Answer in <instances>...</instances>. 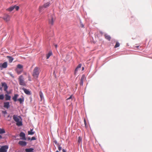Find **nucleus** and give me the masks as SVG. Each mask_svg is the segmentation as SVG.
<instances>
[{
	"instance_id": "16",
	"label": "nucleus",
	"mask_w": 152,
	"mask_h": 152,
	"mask_svg": "<svg viewBox=\"0 0 152 152\" xmlns=\"http://www.w3.org/2000/svg\"><path fill=\"white\" fill-rule=\"evenodd\" d=\"M24 98L23 96L18 99L17 101H18L20 104H23L24 101Z\"/></svg>"
},
{
	"instance_id": "35",
	"label": "nucleus",
	"mask_w": 152,
	"mask_h": 152,
	"mask_svg": "<svg viewBox=\"0 0 152 152\" xmlns=\"http://www.w3.org/2000/svg\"><path fill=\"white\" fill-rule=\"evenodd\" d=\"M57 147H58V150L59 151H60L61 150V149H62L61 147L60 146V145H59Z\"/></svg>"
},
{
	"instance_id": "45",
	"label": "nucleus",
	"mask_w": 152,
	"mask_h": 152,
	"mask_svg": "<svg viewBox=\"0 0 152 152\" xmlns=\"http://www.w3.org/2000/svg\"><path fill=\"white\" fill-rule=\"evenodd\" d=\"M24 74L25 75H26L27 74V73L26 72H24Z\"/></svg>"
},
{
	"instance_id": "10",
	"label": "nucleus",
	"mask_w": 152,
	"mask_h": 152,
	"mask_svg": "<svg viewBox=\"0 0 152 152\" xmlns=\"http://www.w3.org/2000/svg\"><path fill=\"white\" fill-rule=\"evenodd\" d=\"M10 106V103L8 102L4 103V107L7 109H8Z\"/></svg>"
},
{
	"instance_id": "23",
	"label": "nucleus",
	"mask_w": 152,
	"mask_h": 152,
	"mask_svg": "<svg viewBox=\"0 0 152 152\" xmlns=\"http://www.w3.org/2000/svg\"><path fill=\"white\" fill-rule=\"evenodd\" d=\"M15 8V7H14V6H12L9 7V8L7 9V10L10 11L11 12L12 11L13 9Z\"/></svg>"
},
{
	"instance_id": "24",
	"label": "nucleus",
	"mask_w": 152,
	"mask_h": 152,
	"mask_svg": "<svg viewBox=\"0 0 152 152\" xmlns=\"http://www.w3.org/2000/svg\"><path fill=\"white\" fill-rule=\"evenodd\" d=\"M52 55V53L51 51L49 52V53L46 55V58L48 59Z\"/></svg>"
},
{
	"instance_id": "42",
	"label": "nucleus",
	"mask_w": 152,
	"mask_h": 152,
	"mask_svg": "<svg viewBox=\"0 0 152 152\" xmlns=\"http://www.w3.org/2000/svg\"><path fill=\"white\" fill-rule=\"evenodd\" d=\"M55 47L56 48H57V45H55Z\"/></svg>"
},
{
	"instance_id": "7",
	"label": "nucleus",
	"mask_w": 152,
	"mask_h": 152,
	"mask_svg": "<svg viewBox=\"0 0 152 152\" xmlns=\"http://www.w3.org/2000/svg\"><path fill=\"white\" fill-rule=\"evenodd\" d=\"M86 77L84 75H83L81 77L80 82V86H83V82L85 80Z\"/></svg>"
},
{
	"instance_id": "13",
	"label": "nucleus",
	"mask_w": 152,
	"mask_h": 152,
	"mask_svg": "<svg viewBox=\"0 0 152 152\" xmlns=\"http://www.w3.org/2000/svg\"><path fill=\"white\" fill-rule=\"evenodd\" d=\"M18 144L20 145L23 146H25L26 145L27 143L25 141H20L19 142Z\"/></svg>"
},
{
	"instance_id": "9",
	"label": "nucleus",
	"mask_w": 152,
	"mask_h": 152,
	"mask_svg": "<svg viewBox=\"0 0 152 152\" xmlns=\"http://www.w3.org/2000/svg\"><path fill=\"white\" fill-rule=\"evenodd\" d=\"M22 90L24 91V93L28 95H30L31 94V91H29L28 90L24 88H23Z\"/></svg>"
},
{
	"instance_id": "6",
	"label": "nucleus",
	"mask_w": 152,
	"mask_h": 152,
	"mask_svg": "<svg viewBox=\"0 0 152 152\" xmlns=\"http://www.w3.org/2000/svg\"><path fill=\"white\" fill-rule=\"evenodd\" d=\"M3 18L6 22L10 21V16L7 14H4Z\"/></svg>"
},
{
	"instance_id": "36",
	"label": "nucleus",
	"mask_w": 152,
	"mask_h": 152,
	"mask_svg": "<svg viewBox=\"0 0 152 152\" xmlns=\"http://www.w3.org/2000/svg\"><path fill=\"white\" fill-rule=\"evenodd\" d=\"M72 96L71 95V96L69 98H67V99H66V100H69V99H71V101L72 100Z\"/></svg>"
},
{
	"instance_id": "44",
	"label": "nucleus",
	"mask_w": 152,
	"mask_h": 152,
	"mask_svg": "<svg viewBox=\"0 0 152 152\" xmlns=\"http://www.w3.org/2000/svg\"><path fill=\"white\" fill-rule=\"evenodd\" d=\"M2 138V136L0 135V139Z\"/></svg>"
},
{
	"instance_id": "27",
	"label": "nucleus",
	"mask_w": 152,
	"mask_h": 152,
	"mask_svg": "<svg viewBox=\"0 0 152 152\" xmlns=\"http://www.w3.org/2000/svg\"><path fill=\"white\" fill-rule=\"evenodd\" d=\"M82 140V139L81 137L79 136L78 137V139L77 141V143H79V144H80V143H81V141Z\"/></svg>"
},
{
	"instance_id": "31",
	"label": "nucleus",
	"mask_w": 152,
	"mask_h": 152,
	"mask_svg": "<svg viewBox=\"0 0 152 152\" xmlns=\"http://www.w3.org/2000/svg\"><path fill=\"white\" fill-rule=\"evenodd\" d=\"M4 99V96L3 95H0V99L3 100Z\"/></svg>"
},
{
	"instance_id": "39",
	"label": "nucleus",
	"mask_w": 152,
	"mask_h": 152,
	"mask_svg": "<svg viewBox=\"0 0 152 152\" xmlns=\"http://www.w3.org/2000/svg\"><path fill=\"white\" fill-rule=\"evenodd\" d=\"M28 80L30 81H31V77L30 75H28Z\"/></svg>"
},
{
	"instance_id": "46",
	"label": "nucleus",
	"mask_w": 152,
	"mask_h": 152,
	"mask_svg": "<svg viewBox=\"0 0 152 152\" xmlns=\"http://www.w3.org/2000/svg\"><path fill=\"white\" fill-rule=\"evenodd\" d=\"M84 69V68L83 67L82 68V70H83Z\"/></svg>"
},
{
	"instance_id": "1",
	"label": "nucleus",
	"mask_w": 152,
	"mask_h": 152,
	"mask_svg": "<svg viewBox=\"0 0 152 152\" xmlns=\"http://www.w3.org/2000/svg\"><path fill=\"white\" fill-rule=\"evenodd\" d=\"M13 119L14 121L16 122V124L18 126H20L22 125V119L20 116L14 115Z\"/></svg>"
},
{
	"instance_id": "18",
	"label": "nucleus",
	"mask_w": 152,
	"mask_h": 152,
	"mask_svg": "<svg viewBox=\"0 0 152 152\" xmlns=\"http://www.w3.org/2000/svg\"><path fill=\"white\" fill-rule=\"evenodd\" d=\"M15 71L17 73L18 75L20 74L23 72V69H15Z\"/></svg>"
},
{
	"instance_id": "20",
	"label": "nucleus",
	"mask_w": 152,
	"mask_h": 152,
	"mask_svg": "<svg viewBox=\"0 0 152 152\" xmlns=\"http://www.w3.org/2000/svg\"><path fill=\"white\" fill-rule=\"evenodd\" d=\"M104 37L106 39L109 41H110L111 39V37L109 35H108L107 34H105L104 35Z\"/></svg>"
},
{
	"instance_id": "5",
	"label": "nucleus",
	"mask_w": 152,
	"mask_h": 152,
	"mask_svg": "<svg viewBox=\"0 0 152 152\" xmlns=\"http://www.w3.org/2000/svg\"><path fill=\"white\" fill-rule=\"evenodd\" d=\"M8 148V147L7 145L3 146L0 148V152H7Z\"/></svg>"
},
{
	"instance_id": "14",
	"label": "nucleus",
	"mask_w": 152,
	"mask_h": 152,
	"mask_svg": "<svg viewBox=\"0 0 152 152\" xmlns=\"http://www.w3.org/2000/svg\"><path fill=\"white\" fill-rule=\"evenodd\" d=\"M45 8V7L43 6V5L40 6L39 9V12L42 13L43 11L44 10Z\"/></svg>"
},
{
	"instance_id": "2",
	"label": "nucleus",
	"mask_w": 152,
	"mask_h": 152,
	"mask_svg": "<svg viewBox=\"0 0 152 152\" xmlns=\"http://www.w3.org/2000/svg\"><path fill=\"white\" fill-rule=\"evenodd\" d=\"M18 80L20 85L23 86H26V83L24 80V78L22 75H20L19 76Z\"/></svg>"
},
{
	"instance_id": "41",
	"label": "nucleus",
	"mask_w": 152,
	"mask_h": 152,
	"mask_svg": "<svg viewBox=\"0 0 152 152\" xmlns=\"http://www.w3.org/2000/svg\"><path fill=\"white\" fill-rule=\"evenodd\" d=\"M62 151L63 152H66V151L64 149L62 150Z\"/></svg>"
},
{
	"instance_id": "38",
	"label": "nucleus",
	"mask_w": 152,
	"mask_h": 152,
	"mask_svg": "<svg viewBox=\"0 0 152 152\" xmlns=\"http://www.w3.org/2000/svg\"><path fill=\"white\" fill-rule=\"evenodd\" d=\"M81 64H80L77 66V68L79 69L80 68H81Z\"/></svg>"
},
{
	"instance_id": "21",
	"label": "nucleus",
	"mask_w": 152,
	"mask_h": 152,
	"mask_svg": "<svg viewBox=\"0 0 152 152\" xmlns=\"http://www.w3.org/2000/svg\"><path fill=\"white\" fill-rule=\"evenodd\" d=\"M33 148H26L25 149V151L26 152H33Z\"/></svg>"
},
{
	"instance_id": "49",
	"label": "nucleus",
	"mask_w": 152,
	"mask_h": 152,
	"mask_svg": "<svg viewBox=\"0 0 152 152\" xmlns=\"http://www.w3.org/2000/svg\"><path fill=\"white\" fill-rule=\"evenodd\" d=\"M100 33H101V34H102V33L101 32H100Z\"/></svg>"
},
{
	"instance_id": "11",
	"label": "nucleus",
	"mask_w": 152,
	"mask_h": 152,
	"mask_svg": "<svg viewBox=\"0 0 152 152\" xmlns=\"http://www.w3.org/2000/svg\"><path fill=\"white\" fill-rule=\"evenodd\" d=\"M20 136L22 137V140H26V138L25 137V135L24 133L21 132L20 134Z\"/></svg>"
},
{
	"instance_id": "28",
	"label": "nucleus",
	"mask_w": 152,
	"mask_h": 152,
	"mask_svg": "<svg viewBox=\"0 0 152 152\" xmlns=\"http://www.w3.org/2000/svg\"><path fill=\"white\" fill-rule=\"evenodd\" d=\"M5 132V131L4 129H0V134L4 133Z\"/></svg>"
},
{
	"instance_id": "47",
	"label": "nucleus",
	"mask_w": 152,
	"mask_h": 152,
	"mask_svg": "<svg viewBox=\"0 0 152 152\" xmlns=\"http://www.w3.org/2000/svg\"><path fill=\"white\" fill-rule=\"evenodd\" d=\"M30 137H28V140H30Z\"/></svg>"
},
{
	"instance_id": "26",
	"label": "nucleus",
	"mask_w": 152,
	"mask_h": 152,
	"mask_svg": "<svg viewBox=\"0 0 152 152\" xmlns=\"http://www.w3.org/2000/svg\"><path fill=\"white\" fill-rule=\"evenodd\" d=\"M11 97L7 94L5 95V99L6 100H10V99Z\"/></svg>"
},
{
	"instance_id": "37",
	"label": "nucleus",
	"mask_w": 152,
	"mask_h": 152,
	"mask_svg": "<svg viewBox=\"0 0 152 152\" xmlns=\"http://www.w3.org/2000/svg\"><path fill=\"white\" fill-rule=\"evenodd\" d=\"M2 113L4 115L7 114V112L6 111H2Z\"/></svg>"
},
{
	"instance_id": "17",
	"label": "nucleus",
	"mask_w": 152,
	"mask_h": 152,
	"mask_svg": "<svg viewBox=\"0 0 152 152\" xmlns=\"http://www.w3.org/2000/svg\"><path fill=\"white\" fill-rule=\"evenodd\" d=\"M18 96L19 95L18 94H15L14 96L13 97L12 99L14 102H16L17 101V98Z\"/></svg>"
},
{
	"instance_id": "48",
	"label": "nucleus",
	"mask_w": 152,
	"mask_h": 152,
	"mask_svg": "<svg viewBox=\"0 0 152 152\" xmlns=\"http://www.w3.org/2000/svg\"><path fill=\"white\" fill-rule=\"evenodd\" d=\"M56 152H59V151H56Z\"/></svg>"
},
{
	"instance_id": "4",
	"label": "nucleus",
	"mask_w": 152,
	"mask_h": 152,
	"mask_svg": "<svg viewBox=\"0 0 152 152\" xmlns=\"http://www.w3.org/2000/svg\"><path fill=\"white\" fill-rule=\"evenodd\" d=\"M55 20V17L53 15H50L48 16V23L51 26L53 24V23Z\"/></svg>"
},
{
	"instance_id": "40",
	"label": "nucleus",
	"mask_w": 152,
	"mask_h": 152,
	"mask_svg": "<svg viewBox=\"0 0 152 152\" xmlns=\"http://www.w3.org/2000/svg\"><path fill=\"white\" fill-rule=\"evenodd\" d=\"M36 140V138L35 137H32L31 138V140Z\"/></svg>"
},
{
	"instance_id": "12",
	"label": "nucleus",
	"mask_w": 152,
	"mask_h": 152,
	"mask_svg": "<svg viewBox=\"0 0 152 152\" xmlns=\"http://www.w3.org/2000/svg\"><path fill=\"white\" fill-rule=\"evenodd\" d=\"M1 86H2L4 87V90L5 91H7V90L8 88L7 84L5 83H2Z\"/></svg>"
},
{
	"instance_id": "43",
	"label": "nucleus",
	"mask_w": 152,
	"mask_h": 152,
	"mask_svg": "<svg viewBox=\"0 0 152 152\" xmlns=\"http://www.w3.org/2000/svg\"><path fill=\"white\" fill-rule=\"evenodd\" d=\"M84 123H85V125H86V120H85V119H84Z\"/></svg>"
},
{
	"instance_id": "22",
	"label": "nucleus",
	"mask_w": 152,
	"mask_h": 152,
	"mask_svg": "<svg viewBox=\"0 0 152 152\" xmlns=\"http://www.w3.org/2000/svg\"><path fill=\"white\" fill-rule=\"evenodd\" d=\"M16 69H23V66L21 64H18L17 65V68Z\"/></svg>"
},
{
	"instance_id": "15",
	"label": "nucleus",
	"mask_w": 152,
	"mask_h": 152,
	"mask_svg": "<svg viewBox=\"0 0 152 152\" xmlns=\"http://www.w3.org/2000/svg\"><path fill=\"white\" fill-rule=\"evenodd\" d=\"M51 3L50 1H49L48 2L45 3L43 4V6L45 7V8H47V7H49Z\"/></svg>"
},
{
	"instance_id": "8",
	"label": "nucleus",
	"mask_w": 152,
	"mask_h": 152,
	"mask_svg": "<svg viewBox=\"0 0 152 152\" xmlns=\"http://www.w3.org/2000/svg\"><path fill=\"white\" fill-rule=\"evenodd\" d=\"M7 66V62H4L3 64H0V67L2 68H5Z\"/></svg>"
},
{
	"instance_id": "29",
	"label": "nucleus",
	"mask_w": 152,
	"mask_h": 152,
	"mask_svg": "<svg viewBox=\"0 0 152 152\" xmlns=\"http://www.w3.org/2000/svg\"><path fill=\"white\" fill-rule=\"evenodd\" d=\"M39 94L41 98V100H42V98L43 97V94L41 91H40L39 92Z\"/></svg>"
},
{
	"instance_id": "50",
	"label": "nucleus",
	"mask_w": 152,
	"mask_h": 152,
	"mask_svg": "<svg viewBox=\"0 0 152 152\" xmlns=\"http://www.w3.org/2000/svg\"><path fill=\"white\" fill-rule=\"evenodd\" d=\"M1 89V88H0V90Z\"/></svg>"
},
{
	"instance_id": "3",
	"label": "nucleus",
	"mask_w": 152,
	"mask_h": 152,
	"mask_svg": "<svg viewBox=\"0 0 152 152\" xmlns=\"http://www.w3.org/2000/svg\"><path fill=\"white\" fill-rule=\"evenodd\" d=\"M39 68L37 67H35L33 71L32 74L33 76L35 78H37L39 74Z\"/></svg>"
},
{
	"instance_id": "32",
	"label": "nucleus",
	"mask_w": 152,
	"mask_h": 152,
	"mask_svg": "<svg viewBox=\"0 0 152 152\" xmlns=\"http://www.w3.org/2000/svg\"><path fill=\"white\" fill-rule=\"evenodd\" d=\"M55 143V144L57 146L59 145H60L57 142V141L56 140H55L53 141Z\"/></svg>"
},
{
	"instance_id": "30",
	"label": "nucleus",
	"mask_w": 152,
	"mask_h": 152,
	"mask_svg": "<svg viewBox=\"0 0 152 152\" xmlns=\"http://www.w3.org/2000/svg\"><path fill=\"white\" fill-rule=\"evenodd\" d=\"M120 46V44L118 42H117L116 43V44L114 46L115 48H116Z\"/></svg>"
},
{
	"instance_id": "33",
	"label": "nucleus",
	"mask_w": 152,
	"mask_h": 152,
	"mask_svg": "<svg viewBox=\"0 0 152 152\" xmlns=\"http://www.w3.org/2000/svg\"><path fill=\"white\" fill-rule=\"evenodd\" d=\"M79 69L78 68H77V67H76V68L75 69V72H74V74L75 75H76L77 71H78V70Z\"/></svg>"
},
{
	"instance_id": "34",
	"label": "nucleus",
	"mask_w": 152,
	"mask_h": 152,
	"mask_svg": "<svg viewBox=\"0 0 152 152\" xmlns=\"http://www.w3.org/2000/svg\"><path fill=\"white\" fill-rule=\"evenodd\" d=\"M14 7H15V8L16 10H19V7L18 6H16V5H14Z\"/></svg>"
},
{
	"instance_id": "19",
	"label": "nucleus",
	"mask_w": 152,
	"mask_h": 152,
	"mask_svg": "<svg viewBox=\"0 0 152 152\" xmlns=\"http://www.w3.org/2000/svg\"><path fill=\"white\" fill-rule=\"evenodd\" d=\"M7 58L9 59V61L10 63L12 62L14 59V58H13L10 56H7Z\"/></svg>"
},
{
	"instance_id": "25",
	"label": "nucleus",
	"mask_w": 152,
	"mask_h": 152,
	"mask_svg": "<svg viewBox=\"0 0 152 152\" xmlns=\"http://www.w3.org/2000/svg\"><path fill=\"white\" fill-rule=\"evenodd\" d=\"M32 131H33V129H31V130L30 131H28V134L29 135L33 134H34V132H33Z\"/></svg>"
}]
</instances>
